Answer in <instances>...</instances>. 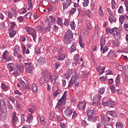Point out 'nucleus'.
Instances as JSON below:
<instances>
[{
  "label": "nucleus",
  "instance_id": "obj_47",
  "mask_svg": "<svg viewBox=\"0 0 128 128\" xmlns=\"http://www.w3.org/2000/svg\"><path fill=\"white\" fill-rule=\"evenodd\" d=\"M113 36H114L115 40H120V33H118L117 34H115Z\"/></svg>",
  "mask_w": 128,
  "mask_h": 128
},
{
  "label": "nucleus",
  "instance_id": "obj_33",
  "mask_svg": "<svg viewBox=\"0 0 128 128\" xmlns=\"http://www.w3.org/2000/svg\"><path fill=\"white\" fill-rule=\"evenodd\" d=\"M110 89L112 94H115L116 92V87L114 85L110 86Z\"/></svg>",
  "mask_w": 128,
  "mask_h": 128
},
{
  "label": "nucleus",
  "instance_id": "obj_37",
  "mask_svg": "<svg viewBox=\"0 0 128 128\" xmlns=\"http://www.w3.org/2000/svg\"><path fill=\"white\" fill-rule=\"evenodd\" d=\"M48 20L50 22H52V24H54V22H56L54 18L52 16H50L48 17Z\"/></svg>",
  "mask_w": 128,
  "mask_h": 128
},
{
  "label": "nucleus",
  "instance_id": "obj_10",
  "mask_svg": "<svg viewBox=\"0 0 128 128\" xmlns=\"http://www.w3.org/2000/svg\"><path fill=\"white\" fill-rule=\"evenodd\" d=\"M102 104L104 106H110V108H112L110 106H116V102L112 100H109L106 102H102Z\"/></svg>",
  "mask_w": 128,
  "mask_h": 128
},
{
  "label": "nucleus",
  "instance_id": "obj_57",
  "mask_svg": "<svg viewBox=\"0 0 128 128\" xmlns=\"http://www.w3.org/2000/svg\"><path fill=\"white\" fill-rule=\"evenodd\" d=\"M76 12V8H73L70 10V14H74Z\"/></svg>",
  "mask_w": 128,
  "mask_h": 128
},
{
  "label": "nucleus",
  "instance_id": "obj_25",
  "mask_svg": "<svg viewBox=\"0 0 128 128\" xmlns=\"http://www.w3.org/2000/svg\"><path fill=\"white\" fill-rule=\"evenodd\" d=\"M76 50V46L74 44H72L70 46V50H69V52L70 54H72V52H74Z\"/></svg>",
  "mask_w": 128,
  "mask_h": 128
},
{
  "label": "nucleus",
  "instance_id": "obj_28",
  "mask_svg": "<svg viewBox=\"0 0 128 128\" xmlns=\"http://www.w3.org/2000/svg\"><path fill=\"white\" fill-rule=\"evenodd\" d=\"M87 114L88 116H94V110L88 108L87 110Z\"/></svg>",
  "mask_w": 128,
  "mask_h": 128
},
{
  "label": "nucleus",
  "instance_id": "obj_60",
  "mask_svg": "<svg viewBox=\"0 0 128 128\" xmlns=\"http://www.w3.org/2000/svg\"><path fill=\"white\" fill-rule=\"evenodd\" d=\"M64 24L66 26H70V20H65Z\"/></svg>",
  "mask_w": 128,
  "mask_h": 128
},
{
  "label": "nucleus",
  "instance_id": "obj_49",
  "mask_svg": "<svg viewBox=\"0 0 128 128\" xmlns=\"http://www.w3.org/2000/svg\"><path fill=\"white\" fill-rule=\"evenodd\" d=\"M28 4L29 8H32V0H28Z\"/></svg>",
  "mask_w": 128,
  "mask_h": 128
},
{
  "label": "nucleus",
  "instance_id": "obj_46",
  "mask_svg": "<svg viewBox=\"0 0 128 128\" xmlns=\"http://www.w3.org/2000/svg\"><path fill=\"white\" fill-rule=\"evenodd\" d=\"M3 58L4 60H6L8 58V51L6 50L3 53Z\"/></svg>",
  "mask_w": 128,
  "mask_h": 128
},
{
  "label": "nucleus",
  "instance_id": "obj_11",
  "mask_svg": "<svg viewBox=\"0 0 128 128\" xmlns=\"http://www.w3.org/2000/svg\"><path fill=\"white\" fill-rule=\"evenodd\" d=\"M72 112V108L70 106H68L66 110L64 111V114L66 116H70Z\"/></svg>",
  "mask_w": 128,
  "mask_h": 128
},
{
  "label": "nucleus",
  "instance_id": "obj_31",
  "mask_svg": "<svg viewBox=\"0 0 128 128\" xmlns=\"http://www.w3.org/2000/svg\"><path fill=\"white\" fill-rule=\"evenodd\" d=\"M108 20L110 24H112V22H116V20L114 16H109Z\"/></svg>",
  "mask_w": 128,
  "mask_h": 128
},
{
  "label": "nucleus",
  "instance_id": "obj_53",
  "mask_svg": "<svg viewBox=\"0 0 128 128\" xmlns=\"http://www.w3.org/2000/svg\"><path fill=\"white\" fill-rule=\"evenodd\" d=\"M112 8H113V10H114L116 8V1L112 0Z\"/></svg>",
  "mask_w": 128,
  "mask_h": 128
},
{
  "label": "nucleus",
  "instance_id": "obj_36",
  "mask_svg": "<svg viewBox=\"0 0 128 128\" xmlns=\"http://www.w3.org/2000/svg\"><path fill=\"white\" fill-rule=\"evenodd\" d=\"M83 4V6H84L85 8L88 6V4H90V0H84Z\"/></svg>",
  "mask_w": 128,
  "mask_h": 128
},
{
  "label": "nucleus",
  "instance_id": "obj_1",
  "mask_svg": "<svg viewBox=\"0 0 128 128\" xmlns=\"http://www.w3.org/2000/svg\"><path fill=\"white\" fill-rule=\"evenodd\" d=\"M48 76L50 78L51 83L54 82V78H52V74L50 73L48 70H44L42 72V77L40 78V82L41 84H44L46 82L48 81Z\"/></svg>",
  "mask_w": 128,
  "mask_h": 128
},
{
  "label": "nucleus",
  "instance_id": "obj_41",
  "mask_svg": "<svg viewBox=\"0 0 128 128\" xmlns=\"http://www.w3.org/2000/svg\"><path fill=\"white\" fill-rule=\"evenodd\" d=\"M98 13L100 16H104V12H102V9L101 6L99 8Z\"/></svg>",
  "mask_w": 128,
  "mask_h": 128
},
{
  "label": "nucleus",
  "instance_id": "obj_45",
  "mask_svg": "<svg viewBox=\"0 0 128 128\" xmlns=\"http://www.w3.org/2000/svg\"><path fill=\"white\" fill-rule=\"evenodd\" d=\"M57 22H58V24H59V26H62V24H62V18H58Z\"/></svg>",
  "mask_w": 128,
  "mask_h": 128
},
{
  "label": "nucleus",
  "instance_id": "obj_42",
  "mask_svg": "<svg viewBox=\"0 0 128 128\" xmlns=\"http://www.w3.org/2000/svg\"><path fill=\"white\" fill-rule=\"evenodd\" d=\"M16 34V30H12L10 32H9V35L10 36H14Z\"/></svg>",
  "mask_w": 128,
  "mask_h": 128
},
{
  "label": "nucleus",
  "instance_id": "obj_52",
  "mask_svg": "<svg viewBox=\"0 0 128 128\" xmlns=\"http://www.w3.org/2000/svg\"><path fill=\"white\" fill-rule=\"evenodd\" d=\"M43 30H44V27L41 25H39L37 28V30H39V32H42Z\"/></svg>",
  "mask_w": 128,
  "mask_h": 128
},
{
  "label": "nucleus",
  "instance_id": "obj_3",
  "mask_svg": "<svg viewBox=\"0 0 128 128\" xmlns=\"http://www.w3.org/2000/svg\"><path fill=\"white\" fill-rule=\"evenodd\" d=\"M66 91L64 92V94L60 99L58 100V102L56 106V110L57 108H62V106H66Z\"/></svg>",
  "mask_w": 128,
  "mask_h": 128
},
{
  "label": "nucleus",
  "instance_id": "obj_20",
  "mask_svg": "<svg viewBox=\"0 0 128 128\" xmlns=\"http://www.w3.org/2000/svg\"><path fill=\"white\" fill-rule=\"evenodd\" d=\"M78 108L79 110H84V108H86V103H84L82 102H79Z\"/></svg>",
  "mask_w": 128,
  "mask_h": 128
},
{
  "label": "nucleus",
  "instance_id": "obj_4",
  "mask_svg": "<svg viewBox=\"0 0 128 128\" xmlns=\"http://www.w3.org/2000/svg\"><path fill=\"white\" fill-rule=\"evenodd\" d=\"M12 120L13 124L14 126L18 128L20 126V120H18V114L16 113V112H14L12 114Z\"/></svg>",
  "mask_w": 128,
  "mask_h": 128
},
{
  "label": "nucleus",
  "instance_id": "obj_38",
  "mask_svg": "<svg viewBox=\"0 0 128 128\" xmlns=\"http://www.w3.org/2000/svg\"><path fill=\"white\" fill-rule=\"evenodd\" d=\"M70 26L72 30H74L76 29V23L72 21L70 22Z\"/></svg>",
  "mask_w": 128,
  "mask_h": 128
},
{
  "label": "nucleus",
  "instance_id": "obj_26",
  "mask_svg": "<svg viewBox=\"0 0 128 128\" xmlns=\"http://www.w3.org/2000/svg\"><path fill=\"white\" fill-rule=\"evenodd\" d=\"M38 118H40V124L42 126H44V124H46V120L44 116L38 117Z\"/></svg>",
  "mask_w": 128,
  "mask_h": 128
},
{
  "label": "nucleus",
  "instance_id": "obj_32",
  "mask_svg": "<svg viewBox=\"0 0 128 128\" xmlns=\"http://www.w3.org/2000/svg\"><path fill=\"white\" fill-rule=\"evenodd\" d=\"M120 75L118 74L115 80L116 85L117 86H120Z\"/></svg>",
  "mask_w": 128,
  "mask_h": 128
},
{
  "label": "nucleus",
  "instance_id": "obj_13",
  "mask_svg": "<svg viewBox=\"0 0 128 128\" xmlns=\"http://www.w3.org/2000/svg\"><path fill=\"white\" fill-rule=\"evenodd\" d=\"M112 116V118H118V113L116 110L108 111L107 112V116Z\"/></svg>",
  "mask_w": 128,
  "mask_h": 128
},
{
  "label": "nucleus",
  "instance_id": "obj_16",
  "mask_svg": "<svg viewBox=\"0 0 128 128\" xmlns=\"http://www.w3.org/2000/svg\"><path fill=\"white\" fill-rule=\"evenodd\" d=\"M106 44V38L104 36H102L100 38V50L104 48V46Z\"/></svg>",
  "mask_w": 128,
  "mask_h": 128
},
{
  "label": "nucleus",
  "instance_id": "obj_48",
  "mask_svg": "<svg viewBox=\"0 0 128 128\" xmlns=\"http://www.w3.org/2000/svg\"><path fill=\"white\" fill-rule=\"evenodd\" d=\"M14 26H16V23H14V22H11V26L10 28H9L10 32L11 30H13L14 28Z\"/></svg>",
  "mask_w": 128,
  "mask_h": 128
},
{
  "label": "nucleus",
  "instance_id": "obj_62",
  "mask_svg": "<svg viewBox=\"0 0 128 128\" xmlns=\"http://www.w3.org/2000/svg\"><path fill=\"white\" fill-rule=\"evenodd\" d=\"M117 69L118 70L122 72V70H124V67H122V66L120 65H119V66H117Z\"/></svg>",
  "mask_w": 128,
  "mask_h": 128
},
{
  "label": "nucleus",
  "instance_id": "obj_30",
  "mask_svg": "<svg viewBox=\"0 0 128 128\" xmlns=\"http://www.w3.org/2000/svg\"><path fill=\"white\" fill-rule=\"evenodd\" d=\"M20 50V46H16L14 47V56H16V54H18V51Z\"/></svg>",
  "mask_w": 128,
  "mask_h": 128
},
{
  "label": "nucleus",
  "instance_id": "obj_22",
  "mask_svg": "<svg viewBox=\"0 0 128 128\" xmlns=\"http://www.w3.org/2000/svg\"><path fill=\"white\" fill-rule=\"evenodd\" d=\"M98 118V116H88V120L89 122L92 121V122H96V119Z\"/></svg>",
  "mask_w": 128,
  "mask_h": 128
},
{
  "label": "nucleus",
  "instance_id": "obj_8",
  "mask_svg": "<svg viewBox=\"0 0 128 128\" xmlns=\"http://www.w3.org/2000/svg\"><path fill=\"white\" fill-rule=\"evenodd\" d=\"M106 32L108 34H112V36L114 34H120L118 28H106Z\"/></svg>",
  "mask_w": 128,
  "mask_h": 128
},
{
  "label": "nucleus",
  "instance_id": "obj_12",
  "mask_svg": "<svg viewBox=\"0 0 128 128\" xmlns=\"http://www.w3.org/2000/svg\"><path fill=\"white\" fill-rule=\"evenodd\" d=\"M100 100H102V96L100 95H96L93 98L94 104H96L97 106L100 104Z\"/></svg>",
  "mask_w": 128,
  "mask_h": 128
},
{
  "label": "nucleus",
  "instance_id": "obj_43",
  "mask_svg": "<svg viewBox=\"0 0 128 128\" xmlns=\"http://www.w3.org/2000/svg\"><path fill=\"white\" fill-rule=\"evenodd\" d=\"M104 92H106V90L104 88H102L98 90L100 94H103L104 93Z\"/></svg>",
  "mask_w": 128,
  "mask_h": 128
},
{
  "label": "nucleus",
  "instance_id": "obj_21",
  "mask_svg": "<svg viewBox=\"0 0 128 128\" xmlns=\"http://www.w3.org/2000/svg\"><path fill=\"white\" fill-rule=\"evenodd\" d=\"M38 62L39 64H46V58L44 57H40V58L38 60Z\"/></svg>",
  "mask_w": 128,
  "mask_h": 128
},
{
  "label": "nucleus",
  "instance_id": "obj_39",
  "mask_svg": "<svg viewBox=\"0 0 128 128\" xmlns=\"http://www.w3.org/2000/svg\"><path fill=\"white\" fill-rule=\"evenodd\" d=\"M116 128H124V125L122 122H118L116 124Z\"/></svg>",
  "mask_w": 128,
  "mask_h": 128
},
{
  "label": "nucleus",
  "instance_id": "obj_50",
  "mask_svg": "<svg viewBox=\"0 0 128 128\" xmlns=\"http://www.w3.org/2000/svg\"><path fill=\"white\" fill-rule=\"evenodd\" d=\"M60 90H56L54 94V96L55 98H56V96H58V94H60Z\"/></svg>",
  "mask_w": 128,
  "mask_h": 128
},
{
  "label": "nucleus",
  "instance_id": "obj_9",
  "mask_svg": "<svg viewBox=\"0 0 128 128\" xmlns=\"http://www.w3.org/2000/svg\"><path fill=\"white\" fill-rule=\"evenodd\" d=\"M60 0L62 2V4L63 6V10H66V8H68L72 2V0Z\"/></svg>",
  "mask_w": 128,
  "mask_h": 128
},
{
  "label": "nucleus",
  "instance_id": "obj_63",
  "mask_svg": "<svg viewBox=\"0 0 128 128\" xmlns=\"http://www.w3.org/2000/svg\"><path fill=\"white\" fill-rule=\"evenodd\" d=\"M53 30L54 32H57L58 31V26L54 25V28H53Z\"/></svg>",
  "mask_w": 128,
  "mask_h": 128
},
{
  "label": "nucleus",
  "instance_id": "obj_19",
  "mask_svg": "<svg viewBox=\"0 0 128 128\" xmlns=\"http://www.w3.org/2000/svg\"><path fill=\"white\" fill-rule=\"evenodd\" d=\"M8 68H9V72H14L16 68H14V65L12 63H10L8 64Z\"/></svg>",
  "mask_w": 128,
  "mask_h": 128
},
{
  "label": "nucleus",
  "instance_id": "obj_40",
  "mask_svg": "<svg viewBox=\"0 0 128 128\" xmlns=\"http://www.w3.org/2000/svg\"><path fill=\"white\" fill-rule=\"evenodd\" d=\"M6 106V101L4 99H0V106Z\"/></svg>",
  "mask_w": 128,
  "mask_h": 128
},
{
  "label": "nucleus",
  "instance_id": "obj_44",
  "mask_svg": "<svg viewBox=\"0 0 128 128\" xmlns=\"http://www.w3.org/2000/svg\"><path fill=\"white\" fill-rule=\"evenodd\" d=\"M124 8L122 7V6H120L119 8V9L118 10V14H122L124 12Z\"/></svg>",
  "mask_w": 128,
  "mask_h": 128
},
{
  "label": "nucleus",
  "instance_id": "obj_27",
  "mask_svg": "<svg viewBox=\"0 0 128 128\" xmlns=\"http://www.w3.org/2000/svg\"><path fill=\"white\" fill-rule=\"evenodd\" d=\"M64 58H66L65 54H60L58 57V60H59V62H62Z\"/></svg>",
  "mask_w": 128,
  "mask_h": 128
},
{
  "label": "nucleus",
  "instance_id": "obj_29",
  "mask_svg": "<svg viewBox=\"0 0 128 128\" xmlns=\"http://www.w3.org/2000/svg\"><path fill=\"white\" fill-rule=\"evenodd\" d=\"M32 120H34L32 114H28L27 118V122L29 123L32 122Z\"/></svg>",
  "mask_w": 128,
  "mask_h": 128
},
{
  "label": "nucleus",
  "instance_id": "obj_2",
  "mask_svg": "<svg viewBox=\"0 0 128 128\" xmlns=\"http://www.w3.org/2000/svg\"><path fill=\"white\" fill-rule=\"evenodd\" d=\"M74 38V33L72 32V30H68L65 33L64 38V42L66 44H68L70 42H72V38Z\"/></svg>",
  "mask_w": 128,
  "mask_h": 128
},
{
  "label": "nucleus",
  "instance_id": "obj_51",
  "mask_svg": "<svg viewBox=\"0 0 128 128\" xmlns=\"http://www.w3.org/2000/svg\"><path fill=\"white\" fill-rule=\"evenodd\" d=\"M7 106L8 110H12L14 108V106H12V104H10V102H8Z\"/></svg>",
  "mask_w": 128,
  "mask_h": 128
},
{
  "label": "nucleus",
  "instance_id": "obj_7",
  "mask_svg": "<svg viewBox=\"0 0 128 128\" xmlns=\"http://www.w3.org/2000/svg\"><path fill=\"white\" fill-rule=\"evenodd\" d=\"M24 64L26 67V72H28V74H32V70H34V68L32 62H26L24 63Z\"/></svg>",
  "mask_w": 128,
  "mask_h": 128
},
{
  "label": "nucleus",
  "instance_id": "obj_64",
  "mask_svg": "<svg viewBox=\"0 0 128 128\" xmlns=\"http://www.w3.org/2000/svg\"><path fill=\"white\" fill-rule=\"evenodd\" d=\"M56 120H58V122H62V121L63 120H64V119L60 117V116H57L56 117Z\"/></svg>",
  "mask_w": 128,
  "mask_h": 128
},
{
  "label": "nucleus",
  "instance_id": "obj_34",
  "mask_svg": "<svg viewBox=\"0 0 128 128\" xmlns=\"http://www.w3.org/2000/svg\"><path fill=\"white\" fill-rule=\"evenodd\" d=\"M1 88L4 90H7L8 89V86L6 85V84H4V83H2Z\"/></svg>",
  "mask_w": 128,
  "mask_h": 128
},
{
  "label": "nucleus",
  "instance_id": "obj_17",
  "mask_svg": "<svg viewBox=\"0 0 128 128\" xmlns=\"http://www.w3.org/2000/svg\"><path fill=\"white\" fill-rule=\"evenodd\" d=\"M74 62L72 63L74 66H76L78 64V62L80 60V58H78V54H76L74 56Z\"/></svg>",
  "mask_w": 128,
  "mask_h": 128
},
{
  "label": "nucleus",
  "instance_id": "obj_6",
  "mask_svg": "<svg viewBox=\"0 0 128 128\" xmlns=\"http://www.w3.org/2000/svg\"><path fill=\"white\" fill-rule=\"evenodd\" d=\"M25 30H26L28 34L32 35L34 42H36V30L30 26H26Z\"/></svg>",
  "mask_w": 128,
  "mask_h": 128
},
{
  "label": "nucleus",
  "instance_id": "obj_5",
  "mask_svg": "<svg viewBox=\"0 0 128 128\" xmlns=\"http://www.w3.org/2000/svg\"><path fill=\"white\" fill-rule=\"evenodd\" d=\"M78 76L76 75L72 76L69 82V84L68 85V88H70L74 84V86L76 88H78L80 86V83L77 80Z\"/></svg>",
  "mask_w": 128,
  "mask_h": 128
},
{
  "label": "nucleus",
  "instance_id": "obj_24",
  "mask_svg": "<svg viewBox=\"0 0 128 128\" xmlns=\"http://www.w3.org/2000/svg\"><path fill=\"white\" fill-rule=\"evenodd\" d=\"M32 90L33 92H38V85L36 84H32Z\"/></svg>",
  "mask_w": 128,
  "mask_h": 128
},
{
  "label": "nucleus",
  "instance_id": "obj_58",
  "mask_svg": "<svg viewBox=\"0 0 128 128\" xmlns=\"http://www.w3.org/2000/svg\"><path fill=\"white\" fill-rule=\"evenodd\" d=\"M13 74L15 78H16L17 76H20V74L18 73V70H16L13 72Z\"/></svg>",
  "mask_w": 128,
  "mask_h": 128
},
{
  "label": "nucleus",
  "instance_id": "obj_55",
  "mask_svg": "<svg viewBox=\"0 0 128 128\" xmlns=\"http://www.w3.org/2000/svg\"><path fill=\"white\" fill-rule=\"evenodd\" d=\"M81 124L83 126H86V125L88 124H86V120H83L81 121Z\"/></svg>",
  "mask_w": 128,
  "mask_h": 128
},
{
  "label": "nucleus",
  "instance_id": "obj_61",
  "mask_svg": "<svg viewBox=\"0 0 128 128\" xmlns=\"http://www.w3.org/2000/svg\"><path fill=\"white\" fill-rule=\"evenodd\" d=\"M55 68L56 70H58V68H60V64L58 62H56L55 64Z\"/></svg>",
  "mask_w": 128,
  "mask_h": 128
},
{
  "label": "nucleus",
  "instance_id": "obj_14",
  "mask_svg": "<svg viewBox=\"0 0 128 128\" xmlns=\"http://www.w3.org/2000/svg\"><path fill=\"white\" fill-rule=\"evenodd\" d=\"M16 66L17 70H19V72H24V64H16Z\"/></svg>",
  "mask_w": 128,
  "mask_h": 128
},
{
  "label": "nucleus",
  "instance_id": "obj_54",
  "mask_svg": "<svg viewBox=\"0 0 128 128\" xmlns=\"http://www.w3.org/2000/svg\"><path fill=\"white\" fill-rule=\"evenodd\" d=\"M112 44H113V45L114 46H119V44H118V42L117 41V40H114L113 42H112Z\"/></svg>",
  "mask_w": 128,
  "mask_h": 128
},
{
  "label": "nucleus",
  "instance_id": "obj_23",
  "mask_svg": "<svg viewBox=\"0 0 128 128\" xmlns=\"http://www.w3.org/2000/svg\"><path fill=\"white\" fill-rule=\"evenodd\" d=\"M36 106H33L32 107L28 108V112H30L31 114H34V112H36Z\"/></svg>",
  "mask_w": 128,
  "mask_h": 128
},
{
  "label": "nucleus",
  "instance_id": "obj_56",
  "mask_svg": "<svg viewBox=\"0 0 128 128\" xmlns=\"http://www.w3.org/2000/svg\"><path fill=\"white\" fill-rule=\"evenodd\" d=\"M124 4H125V6L126 8V12L128 14V0H126L124 2Z\"/></svg>",
  "mask_w": 128,
  "mask_h": 128
},
{
  "label": "nucleus",
  "instance_id": "obj_35",
  "mask_svg": "<svg viewBox=\"0 0 128 128\" xmlns=\"http://www.w3.org/2000/svg\"><path fill=\"white\" fill-rule=\"evenodd\" d=\"M86 14L88 16V18H92V13L89 10H86Z\"/></svg>",
  "mask_w": 128,
  "mask_h": 128
},
{
  "label": "nucleus",
  "instance_id": "obj_15",
  "mask_svg": "<svg viewBox=\"0 0 128 128\" xmlns=\"http://www.w3.org/2000/svg\"><path fill=\"white\" fill-rule=\"evenodd\" d=\"M21 86V88H22L23 90H30V86L26 84V82L22 80Z\"/></svg>",
  "mask_w": 128,
  "mask_h": 128
},
{
  "label": "nucleus",
  "instance_id": "obj_18",
  "mask_svg": "<svg viewBox=\"0 0 128 128\" xmlns=\"http://www.w3.org/2000/svg\"><path fill=\"white\" fill-rule=\"evenodd\" d=\"M0 120L2 122H6V113L4 112L0 113Z\"/></svg>",
  "mask_w": 128,
  "mask_h": 128
},
{
  "label": "nucleus",
  "instance_id": "obj_59",
  "mask_svg": "<svg viewBox=\"0 0 128 128\" xmlns=\"http://www.w3.org/2000/svg\"><path fill=\"white\" fill-rule=\"evenodd\" d=\"M24 17L22 16H19L18 18V22H24Z\"/></svg>",
  "mask_w": 128,
  "mask_h": 128
}]
</instances>
